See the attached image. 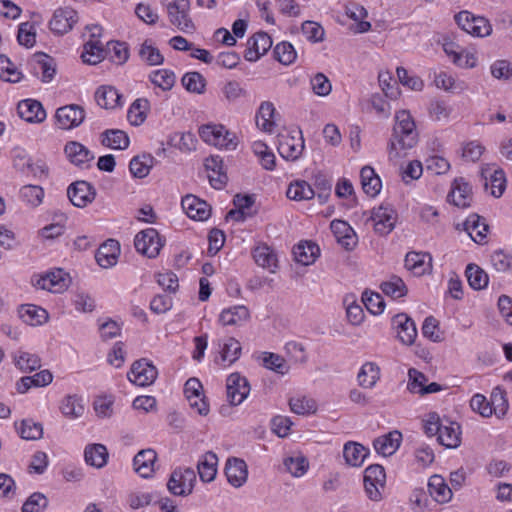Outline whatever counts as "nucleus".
Returning <instances> with one entry per match:
<instances>
[{
  "instance_id": "5fc2aeb1",
  "label": "nucleus",
  "mask_w": 512,
  "mask_h": 512,
  "mask_svg": "<svg viewBox=\"0 0 512 512\" xmlns=\"http://www.w3.org/2000/svg\"><path fill=\"white\" fill-rule=\"evenodd\" d=\"M150 81L161 88L163 91H169L175 84V74L174 72L167 69H160L150 73L149 75Z\"/></svg>"
},
{
  "instance_id": "864d4df0",
  "label": "nucleus",
  "mask_w": 512,
  "mask_h": 512,
  "mask_svg": "<svg viewBox=\"0 0 512 512\" xmlns=\"http://www.w3.org/2000/svg\"><path fill=\"white\" fill-rule=\"evenodd\" d=\"M452 113V107L444 100H432L428 106L430 118L438 122H447Z\"/></svg>"
},
{
  "instance_id": "bb28decb",
  "label": "nucleus",
  "mask_w": 512,
  "mask_h": 512,
  "mask_svg": "<svg viewBox=\"0 0 512 512\" xmlns=\"http://www.w3.org/2000/svg\"><path fill=\"white\" fill-rule=\"evenodd\" d=\"M485 180V188L491 187V194L494 197H500L506 187L505 173L501 169L485 168L481 172Z\"/></svg>"
},
{
  "instance_id": "9d476101",
  "label": "nucleus",
  "mask_w": 512,
  "mask_h": 512,
  "mask_svg": "<svg viewBox=\"0 0 512 512\" xmlns=\"http://www.w3.org/2000/svg\"><path fill=\"white\" fill-rule=\"evenodd\" d=\"M67 196L76 207H86L96 196L94 187L86 181H76L67 189Z\"/></svg>"
},
{
  "instance_id": "4468645a",
  "label": "nucleus",
  "mask_w": 512,
  "mask_h": 512,
  "mask_svg": "<svg viewBox=\"0 0 512 512\" xmlns=\"http://www.w3.org/2000/svg\"><path fill=\"white\" fill-rule=\"evenodd\" d=\"M272 46V39L266 32H257L249 38L244 58L249 62L257 61Z\"/></svg>"
},
{
  "instance_id": "f03ea898",
  "label": "nucleus",
  "mask_w": 512,
  "mask_h": 512,
  "mask_svg": "<svg viewBox=\"0 0 512 512\" xmlns=\"http://www.w3.org/2000/svg\"><path fill=\"white\" fill-rule=\"evenodd\" d=\"M164 1L171 24L185 33L194 31L195 26L189 17V0Z\"/></svg>"
},
{
  "instance_id": "7c9ffc66",
  "label": "nucleus",
  "mask_w": 512,
  "mask_h": 512,
  "mask_svg": "<svg viewBox=\"0 0 512 512\" xmlns=\"http://www.w3.org/2000/svg\"><path fill=\"white\" fill-rule=\"evenodd\" d=\"M319 254L320 249L318 245L311 241L300 242L293 248L295 260L304 266L313 264Z\"/></svg>"
},
{
  "instance_id": "680f3d73",
  "label": "nucleus",
  "mask_w": 512,
  "mask_h": 512,
  "mask_svg": "<svg viewBox=\"0 0 512 512\" xmlns=\"http://www.w3.org/2000/svg\"><path fill=\"white\" fill-rule=\"evenodd\" d=\"M273 54L275 59L284 65L292 64L297 57L293 45L289 42L278 43L274 48Z\"/></svg>"
},
{
  "instance_id": "a878e982",
  "label": "nucleus",
  "mask_w": 512,
  "mask_h": 512,
  "mask_svg": "<svg viewBox=\"0 0 512 512\" xmlns=\"http://www.w3.org/2000/svg\"><path fill=\"white\" fill-rule=\"evenodd\" d=\"M64 152L69 161L78 167H84L94 159V155L84 145L76 141L68 142Z\"/></svg>"
},
{
  "instance_id": "a18cd8bd",
  "label": "nucleus",
  "mask_w": 512,
  "mask_h": 512,
  "mask_svg": "<svg viewBox=\"0 0 512 512\" xmlns=\"http://www.w3.org/2000/svg\"><path fill=\"white\" fill-rule=\"evenodd\" d=\"M19 316L25 323L32 326L40 325L48 318L46 310L35 305L21 306Z\"/></svg>"
},
{
  "instance_id": "6e6552de",
  "label": "nucleus",
  "mask_w": 512,
  "mask_h": 512,
  "mask_svg": "<svg viewBox=\"0 0 512 512\" xmlns=\"http://www.w3.org/2000/svg\"><path fill=\"white\" fill-rule=\"evenodd\" d=\"M158 375L157 368L146 359L135 361L127 373L129 381L137 386H149L154 383Z\"/></svg>"
},
{
  "instance_id": "2eb2a0df",
  "label": "nucleus",
  "mask_w": 512,
  "mask_h": 512,
  "mask_svg": "<svg viewBox=\"0 0 512 512\" xmlns=\"http://www.w3.org/2000/svg\"><path fill=\"white\" fill-rule=\"evenodd\" d=\"M181 205L187 216L193 220L205 221L211 215V206L194 195L183 197Z\"/></svg>"
},
{
  "instance_id": "cd10ccee",
  "label": "nucleus",
  "mask_w": 512,
  "mask_h": 512,
  "mask_svg": "<svg viewBox=\"0 0 512 512\" xmlns=\"http://www.w3.org/2000/svg\"><path fill=\"white\" fill-rule=\"evenodd\" d=\"M428 492L438 503H447L452 498V490L446 484L445 479L438 474L432 475L428 481Z\"/></svg>"
},
{
  "instance_id": "393cba45",
  "label": "nucleus",
  "mask_w": 512,
  "mask_h": 512,
  "mask_svg": "<svg viewBox=\"0 0 512 512\" xmlns=\"http://www.w3.org/2000/svg\"><path fill=\"white\" fill-rule=\"evenodd\" d=\"M304 149V139L302 135L298 138L294 136H283L279 142L278 151L280 155L287 160H296L300 157Z\"/></svg>"
},
{
  "instance_id": "c756f323",
  "label": "nucleus",
  "mask_w": 512,
  "mask_h": 512,
  "mask_svg": "<svg viewBox=\"0 0 512 512\" xmlns=\"http://www.w3.org/2000/svg\"><path fill=\"white\" fill-rule=\"evenodd\" d=\"M205 168L208 171H211L212 174H209V181L211 185L216 189H221L228 180V177L223 169V160L219 156H210L205 160Z\"/></svg>"
},
{
  "instance_id": "473e14b6",
  "label": "nucleus",
  "mask_w": 512,
  "mask_h": 512,
  "mask_svg": "<svg viewBox=\"0 0 512 512\" xmlns=\"http://www.w3.org/2000/svg\"><path fill=\"white\" fill-rule=\"evenodd\" d=\"M218 457L212 452H206L198 461L197 470L203 482H211L217 474Z\"/></svg>"
},
{
  "instance_id": "c03bdc74",
  "label": "nucleus",
  "mask_w": 512,
  "mask_h": 512,
  "mask_svg": "<svg viewBox=\"0 0 512 512\" xmlns=\"http://www.w3.org/2000/svg\"><path fill=\"white\" fill-rule=\"evenodd\" d=\"M253 258L258 266L269 269L272 273L275 272L277 257L268 246H257L253 251Z\"/></svg>"
},
{
  "instance_id": "13d9d810",
  "label": "nucleus",
  "mask_w": 512,
  "mask_h": 512,
  "mask_svg": "<svg viewBox=\"0 0 512 512\" xmlns=\"http://www.w3.org/2000/svg\"><path fill=\"white\" fill-rule=\"evenodd\" d=\"M284 466L292 476L301 477L307 472L309 463L304 456L298 455L287 457Z\"/></svg>"
},
{
  "instance_id": "a211bd4d",
  "label": "nucleus",
  "mask_w": 512,
  "mask_h": 512,
  "mask_svg": "<svg viewBox=\"0 0 512 512\" xmlns=\"http://www.w3.org/2000/svg\"><path fill=\"white\" fill-rule=\"evenodd\" d=\"M447 198L455 206L466 208L470 206L472 200V188L464 178H456L452 183L451 191Z\"/></svg>"
},
{
  "instance_id": "412c9836",
  "label": "nucleus",
  "mask_w": 512,
  "mask_h": 512,
  "mask_svg": "<svg viewBox=\"0 0 512 512\" xmlns=\"http://www.w3.org/2000/svg\"><path fill=\"white\" fill-rule=\"evenodd\" d=\"M156 460L157 453L155 450L148 448L139 451L133 459L135 472L143 478H149L155 471Z\"/></svg>"
},
{
  "instance_id": "4c0bfd02",
  "label": "nucleus",
  "mask_w": 512,
  "mask_h": 512,
  "mask_svg": "<svg viewBox=\"0 0 512 512\" xmlns=\"http://www.w3.org/2000/svg\"><path fill=\"white\" fill-rule=\"evenodd\" d=\"M102 144L116 150H124L129 146L130 140L126 132L118 129H109L102 133Z\"/></svg>"
},
{
  "instance_id": "72a5a7b5",
  "label": "nucleus",
  "mask_w": 512,
  "mask_h": 512,
  "mask_svg": "<svg viewBox=\"0 0 512 512\" xmlns=\"http://www.w3.org/2000/svg\"><path fill=\"white\" fill-rule=\"evenodd\" d=\"M249 317L250 313L247 307L243 305H237L228 309H224L219 316V321L224 326H236L241 325L243 322L247 321Z\"/></svg>"
},
{
  "instance_id": "338daca9",
  "label": "nucleus",
  "mask_w": 512,
  "mask_h": 512,
  "mask_svg": "<svg viewBox=\"0 0 512 512\" xmlns=\"http://www.w3.org/2000/svg\"><path fill=\"white\" fill-rule=\"evenodd\" d=\"M61 411L66 417L77 418L84 412V406L77 396H67L62 404Z\"/></svg>"
},
{
  "instance_id": "f8f14e48",
  "label": "nucleus",
  "mask_w": 512,
  "mask_h": 512,
  "mask_svg": "<svg viewBox=\"0 0 512 512\" xmlns=\"http://www.w3.org/2000/svg\"><path fill=\"white\" fill-rule=\"evenodd\" d=\"M70 282L69 274L59 268L41 276L35 285L43 290L60 293L68 288Z\"/></svg>"
},
{
  "instance_id": "20e7f679",
  "label": "nucleus",
  "mask_w": 512,
  "mask_h": 512,
  "mask_svg": "<svg viewBox=\"0 0 512 512\" xmlns=\"http://www.w3.org/2000/svg\"><path fill=\"white\" fill-rule=\"evenodd\" d=\"M195 482L196 474L193 469L179 468L171 473L167 488L175 496H187L192 493Z\"/></svg>"
},
{
  "instance_id": "8fccbe9b",
  "label": "nucleus",
  "mask_w": 512,
  "mask_h": 512,
  "mask_svg": "<svg viewBox=\"0 0 512 512\" xmlns=\"http://www.w3.org/2000/svg\"><path fill=\"white\" fill-rule=\"evenodd\" d=\"M149 109V101L144 98L136 99L130 106L127 114L129 122L134 126L141 125L146 117Z\"/></svg>"
},
{
  "instance_id": "49530a36",
  "label": "nucleus",
  "mask_w": 512,
  "mask_h": 512,
  "mask_svg": "<svg viewBox=\"0 0 512 512\" xmlns=\"http://www.w3.org/2000/svg\"><path fill=\"white\" fill-rule=\"evenodd\" d=\"M153 161L154 158L149 154L135 156L130 161L129 170L134 177L144 178L149 174Z\"/></svg>"
},
{
  "instance_id": "e433bc0d",
  "label": "nucleus",
  "mask_w": 512,
  "mask_h": 512,
  "mask_svg": "<svg viewBox=\"0 0 512 512\" xmlns=\"http://www.w3.org/2000/svg\"><path fill=\"white\" fill-rule=\"evenodd\" d=\"M368 454V450L357 442H347L343 448L346 463L354 467L361 466Z\"/></svg>"
},
{
  "instance_id": "a19ab883",
  "label": "nucleus",
  "mask_w": 512,
  "mask_h": 512,
  "mask_svg": "<svg viewBox=\"0 0 512 512\" xmlns=\"http://www.w3.org/2000/svg\"><path fill=\"white\" fill-rule=\"evenodd\" d=\"M380 378V368L374 362H366L360 369L357 379L361 387L371 389Z\"/></svg>"
},
{
  "instance_id": "dca6fc26",
  "label": "nucleus",
  "mask_w": 512,
  "mask_h": 512,
  "mask_svg": "<svg viewBox=\"0 0 512 512\" xmlns=\"http://www.w3.org/2000/svg\"><path fill=\"white\" fill-rule=\"evenodd\" d=\"M29 66L35 76L41 74V81L44 83L50 82L56 73L54 59L44 53L34 54L29 61Z\"/></svg>"
},
{
  "instance_id": "b1692460",
  "label": "nucleus",
  "mask_w": 512,
  "mask_h": 512,
  "mask_svg": "<svg viewBox=\"0 0 512 512\" xmlns=\"http://www.w3.org/2000/svg\"><path fill=\"white\" fill-rule=\"evenodd\" d=\"M402 434L398 430L391 431L373 441L376 452L384 457L393 455L399 448Z\"/></svg>"
},
{
  "instance_id": "bf43d9fd",
  "label": "nucleus",
  "mask_w": 512,
  "mask_h": 512,
  "mask_svg": "<svg viewBox=\"0 0 512 512\" xmlns=\"http://www.w3.org/2000/svg\"><path fill=\"white\" fill-rule=\"evenodd\" d=\"M16 366L23 372H32L41 367L40 358L28 352H19L14 358Z\"/></svg>"
},
{
  "instance_id": "c85d7f7f",
  "label": "nucleus",
  "mask_w": 512,
  "mask_h": 512,
  "mask_svg": "<svg viewBox=\"0 0 512 512\" xmlns=\"http://www.w3.org/2000/svg\"><path fill=\"white\" fill-rule=\"evenodd\" d=\"M443 50L447 56L452 58L454 64L462 68H472L476 65V58L473 54L465 53L453 41H445Z\"/></svg>"
},
{
  "instance_id": "aec40b11",
  "label": "nucleus",
  "mask_w": 512,
  "mask_h": 512,
  "mask_svg": "<svg viewBox=\"0 0 512 512\" xmlns=\"http://www.w3.org/2000/svg\"><path fill=\"white\" fill-rule=\"evenodd\" d=\"M19 116L29 123H41L46 119V112L42 104L33 99L22 100L18 103Z\"/></svg>"
},
{
  "instance_id": "0e129e2a",
  "label": "nucleus",
  "mask_w": 512,
  "mask_h": 512,
  "mask_svg": "<svg viewBox=\"0 0 512 512\" xmlns=\"http://www.w3.org/2000/svg\"><path fill=\"white\" fill-rule=\"evenodd\" d=\"M490 405L492 406V414L495 413L498 417L504 416L508 410V401L506 393L500 387L493 389L491 393Z\"/></svg>"
},
{
  "instance_id": "f704fd0d",
  "label": "nucleus",
  "mask_w": 512,
  "mask_h": 512,
  "mask_svg": "<svg viewBox=\"0 0 512 512\" xmlns=\"http://www.w3.org/2000/svg\"><path fill=\"white\" fill-rule=\"evenodd\" d=\"M460 425L450 422L447 425L442 424L438 435V442L447 448H457L461 443Z\"/></svg>"
},
{
  "instance_id": "603ef678",
  "label": "nucleus",
  "mask_w": 512,
  "mask_h": 512,
  "mask_svg": "<svg viewBox=\"0 0 512 512\" xmlns=\"http://www.w3.org/2000/svg\"><path fill=\"white\" fill-rule=\"evenodd\" d=\"M286 195L289 199L301 201L312 199L315 192L306 181H296L289 185Z\"/></svg>"
},
{
  "instance_id": "423d86ee",
  "label": "nucleus",
  "mask_w": 512,
  "mask_h": 512,
  "mask_svg": "<svg viewBox=\"0 0 512 512\" xmlns=\"http://www.w3.org/2000/svg\"><path fill=\"white\" fill-rule=\"evenodd\" d=\"M134 246L140 254L148 258H155L159 254L163 243L156 229L147 228L136 234Z\"/></svg>"
},
{
  "instance_id": "0eeeda50",
  "label": "nucleus",
  "mask_w": 512,
  "mask_h": 512,
  "mask_svg": "<svg viewBox=\"0 0 512 512\" xmlns=\"http://www.w3.org/2000/svg\"><path fill=\"white\" fill-rule=\"evenodd\" d=\"M458 26L468 34L478 37L490 35L492 28L488 20L483 17H476L468 11H461L455 15Z\"/></svg>"
},
{
  "instance_id": "de8ad7c7",
  "label": "nucleus",
  "mask_w": 512,
  "mask_h": 512,
  "mask_svg": "<svg viewBox=\"0 0 512 512\" xmlns=\"http://www.w3.org/2000/svg\"><path fill=\"white\" fill-rule=\"evenodd\" d=\"M380 288L385 295L393 299L404 297L408 292L404 281L396 275H392L389 280L383 282Z\"/></svg>"
},
{
  "instance_id": "ddd939ff",
  "label": "nucleus",
  "mask_w": 512,
  "mask_h": 512,
  "mask_svg": "<svg viewBox=\"0 0 512 512\" xmlns=\"http://www.w3.org/2000/svg\"><path fill=\"white\" fill-rule=\"evenodd\" d=\"M77 20V12L74 9L70 7L59 8L55 10L49 22V27L53 33L62 35L69 32Z\"/></svg>"
},
{
  "instance_id": "7ed1b4c3",
  "label": "nucleus",
  "mask_w": 512,
  "mask_h": 512,
  "mask_svg": "<svg viewBox=\"0 0 512 512\" xmlns=\"http://www.w3.org/2000/svg\"><path fill=\"white\" fill-rule=\"evenodd\" d=\"M386 484L384 468L379 464L368 466L364 471V488L368 498L372 501L382 499V491Z\"/></svg>"
},
{
  "instance_id": "69168bd1",
  "label": "nucleus",
  "mask_w": 512,
  "mask_h": 512,
  "mask_svg": "<svg viewBox=\"0 0 512 512\" xmlns=\"http://www.w3.org/2000/svg\"><path fill=\"white\" fill-rule=\"evenodd\" d=\"M19 432L20 436L25 440H38L43 436V427L41 423L25 419L21 422Z\"/></svg>"
},
{
  "instance_id": "4d7b16f0",
  "label": "nucleus",
  "mask_w": 512,
  "mask_h": 512,
  "mask_svg": "<svg viewBox=\"0 0 512 512\" xmlns=\"http://www.w3.org/2000/svg\"><path fill=\"white\" fill-rule=\"evenodd\" d=\"M181 82L187 91L197 94H202L206 86V81L199 72H188L184 74Z\"/></svg>"
},
{
  "instance_id": "c9c22d12",
  "label": "nucleus",
  "mask_w": 512,
  "mask_h": 512,
  "mask_svg": "<svg viewBox=\"0 0 512 512\" xmlns=\"http://www.w3.org/2000/svg\"><path fill=\"white\" fill-rule=\"evenodd\" d=\"M360 178L363 191L367 195L374 197L379 194L382 186L381 179L372 167L364 166L360 171Z\"/></svg>"
},
{
  "instance_id": "052dcab7",
  "label": "nucleus",
  "mask_w": 512,
  "mask_h": 512,
  "mask_svg": "<svg viewBox=\"0 0 512 512\" xmlns=\"http://www.w3.org/2000/svg\"><path fill=\"white\" fill-rule=\"evenodd\" d=\"M362 302L369 312L374 315L381 314L385 308V302L381 294L376 292L364 291Z\"/></svg>"
},
{
  "instance_id": "09e8293b",
  "label": "nucleus",
  "mask_w": 512,
  "mask_h": 512,
  "mask_svg": "<svg viewBox=\"0 0 512 512\" xmlns=\"http://www.w3.org/2000/svg\"><path fill=\"white\" fill-rule=\"evenodd\" d=\"M138 54L141 60L150 66L161 65L164 62V56L150 40H145L141 44Z\"/></svg>"
},
{
  "instance_id": "f257e3e1",
  "label": "nucleus",
  "mask_w": 512,
  "mask_h": 512,
  "mask_svg": "<svg viewBox=\"0 0 512 512\" xmlns=\"http://www.w3.org/2000/svg\"><path fill=\"white\" fill-rule=\"evenodd\" d=\"M418 131L415 121L407 110L398 111L395 115L392 138L389 143V158L397 159L406 155L418 143Z\"/></svg>"
},
{
  "instance_id": "774afa93",
  "label": "nucleus",
  "mask_w": 512,
  "mask_h": 512,
  "mask_svg": "<svg viewBox=\"0 0 512 512\" xmlns=\"http://www.w3.org/2000/svg\"><path fill=\"white\" fill-rule=\"evenodd\" d=\"M48 506V499L39 492L33 493L23 504L22 512H43Z\"/></svg>"
},
{
  "instance_id": "f3484780",
  "label": "nucleus",
  "mask_w": 512,
  "mask_h": 512,
  "mask_svg": "<svg viewBox=\"0 0 512 512\" xmlns=\"http://www.w3.org/2000/svg\"><path fill=\"white\" fill-rule=\"evenodd\" d=\"M398 339L405 345H412L417 337L416 324L406 313H399L392 319Z\"/></svg>"
},
{
  "instance_id": "e2e57ef3",
  "label": "nucleus",
  "mask_w": 512,
  "mask_h": 512,
  "mask_svg": "<svg viewBox=\"0 0 512 512\" xmlns=\"http://www.w3.org/2000/svg\"><path fill=\"white\" fill-rule=\"evenodd\" d=\"M20 197L29 205L36 207L42 203L44 190L38 185H25L20 190Z\"/></svg>"
},
{
  "instance_id": "4be33fe9",
  "label": "nucleus",
  "mask_w": 512,
  "mask_h": 512,
  "mask_svg": "<svg viewBox=\"0 0 512 512\" xmlns=\"http://www.w3.org/2000/svg\"><path fill=\"white\" fill-rule=\"evenodd\" d=\"M464 230L468 233L470 238L478 244L486 243L487 232L489 229L485 219L478 214H471L463 223Z\"/></svg>"
},
{
  "instance_id": "2f4dec72",
  "label": "nucleus",
  "mask_w": 512,
  "mask_h": 512,
  "mask_svg": "<svg viewBox=\"0 0 512 512\" xmlns=\"http://www.w3.org/2000/svg\"><path fill=\"white\" fill-rule=\"evenodd\" d=\"M122 95L110 85H102L95 92V100L101 108L114 109L120 106Z\"/></svg>"
},
{
  "instance_id": "6ab92c4d",
  "label": "nucleus",
  "mask_w": 512,
  "mask_h": 512,
  "mask_svg": "<svg viewBox=\"0 0 512 512\" xmlns=\"http://www.w3.org/2000/svg\"><path fill=\"white\" fill-rule=\"evenodd\" d=\"M225 475L232 486L241 487L248 477V468L245 461L235 457L229 458L225 466Z\"/></svg>"
},
{
  "instance_id": "6e6d98bb",
  "label": "nucleus",
  "mask_w": 512,
  "mask_h": 512,
  "mask_svg": "<svg viewBox=\"0 0 512 512\" xmlns=\"http://www.w3.org/2000/svg\"><path fill=\"white\" fill-rule=\"evenodd\" d=\"M289 406L291 411L298 415L313 414L317 411L316 401L305 396L291 398Z\"/></svg>"
},
{
  "instance_id": "3c124183",
  "label": "nucleus",
  "mask_w": 512,
  "mask_h": 512,
  "mask_svg": "<svg viewBox=\"0 0 512 512\" xmlns=\"http://www.w3.org/2000/svg\"><path fill=\"white\" fill-rule=\"evenodd\" d=\"M225 131L222 125L208 124L200 127L199 135L206 143L218 147V145H223V134Z\"/></svg>"
},
{
  "instance_id": "37998d69",
  "label": "nucleus",
  "mask_w": 512,
  "mask_h": 512,
  "mask_svg": "<svg viewBox=\"0 0 512 512\" xmlns=\"http://www.w3.org/2000/svg\"><path fill=\"white\" fill-rule=\"evenodd\" d=\"M84 63L95 65L105 58V50L99 40H89L84 45V50L81 54Z\"/></svg>"
},
{
  "instance_id": "9b49d317",
  "label": "nucleus",
  "mask_w": 512,
  "mask_h": 512,
  "mask_svg": "<svg viewBox=\"0 0 512 512\" xmlns=\"http://www.w3.org/2000/svg\"><path fill=\"white\" fill-rule=\"evenodd\" d=\"M227 397L232 405L241 404L250 392V385L247 379L239 373H232L226 382Z\"/></svg>"
},
{
  "instance_id": "79ce46f5",
  "label": "nucleus",
  "mask_w": 512,
  "mask_h": 512,
  "mask_svg": "<svg viewBox=\"0 0 512 512\" xmlns=\"http://www.w3.org/2000/svg\"><path fill=\"white\" fill-rule=\"evenodd\" d=\"M465 274L469 286L474 290H482L488 285V274L474 263L467 265Z\"/></svg>"
},
{
  "instance_id": "1a4fd4ad",
  "label": "nucleus",
  "mask_w": 512,
  "mask_h": 512,
  "mask_svg": "<svg viewBox=\"0 0 512 512\" xmlns=\"http://www.w3.org/2000/svg\"><path fill=\"white\" fill-rule=\"evenodd\" d=\"M85 116L84 108L77 104L60 107L55 114L59 127L66 130L80 126Z\"/></svg>"
},
{
  "instance_id": "39448f33",
  "label": "nucleus",
  "mask_w": 512,
  "mask_h": 512,
  "mask_svg": "<svg viewBox=\"0 0 512 512\" xmlns=\"http://www.w3.org/2000/svg\"><path fill=\"white\" fill-rule=\"evenodd\" d=\"M373 222L374 230L380 236L388 235L395 227L397 212L390 204H382L373 208L369 218Z\"/></svg>"
},
{
  "instance_id": "ea45409f",
  "label": "nucleus",
  "mask_w": 512,
  "mask_h": 512,
  "mask_svg": "<svg viewBox=\"0 0 512 512\" xmlns=\"http://www.w3.org/2000/svg\"><path fill=\"white\" fill-rule=\"evenodd\" d=\"M275 114V108L273 103L265 101L263 102L256 114V125L259 129L265 132H272L275 126L273 120Z\"/></svg>"
},
{
  "instance_id": "5701e85b",
  "label": "nucleus",
  "mask_w": 512,
  "mask_h": 512,
  "mask_svg": "<svg viewBox=\"0 0 512 512\" xmlns=\"http://www.w3.org/2000/svg\"><path fill=\"white\" fill-rule=\"evenodd\" d=\"M120 254V245L117 240L108 239L98 248L95 258L103 268H110L117 263Z\"/></svg>"
},
{
  "instance_id": "58836bf2",
  "label": "nucleus",
  "mask_w": 512,
  "mask_h": 512,
  "mask_svg": "<svg viewBox=\"0 0 512 512\" xmlns=\"http://www.w3.org/2000/svg\"><path fill=\"white\" fill-rule=\"evenodd\" d=\"M84 457L88 465L102 468L107 463L108 451L102 444H91L85 448Z\"/></svg>"
}]
</instances>
